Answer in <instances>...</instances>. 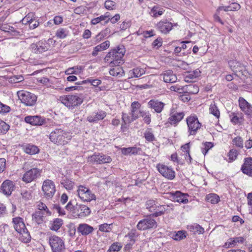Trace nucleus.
<instances>
[{
	"label": "nucleus",
	"instance_id": "nucleus-50",
	"mask_svg": "<svg viewBox=\"0 0 252 252\" xmlns=\"http://www.w3.org/2000/svg\"><path fill=\"white\" fill-rule=\"evenodd\" d=\"M37 208L40 211L44 210L47 214L51 215V214L46 205L43 202H40L37 205Z\"/></svg>",
	"mask_w": 252,
	"mask_h": 252
},
{
	"label": "nucleus",
	"instance_id": "nucleus-6",
	"mask_svg": "<svg viewBox=\"0 0 252 252\" xmlns=\"http://www.w3.org/2000/svg\"><path fill=\"white\" fill-rule=\"evenodd\" d=\"M18 95L21 102L26 106H33L37 101V96L29 92H18Z\"/></svg>",
	"mask_w": 252,
	"mask_h": 252
},
{
	"label": "nucleus",
	"instance_id": "nucleus-49",
	"mask_svg": "<svg viewBox=\"0 0 252 252\" xmlns=\"http://www.w3.org/2000/svg\"><path fill=\"white\" fill-rule=\"evenodd\" d=\"M122 247V246L120 243H115L110 247L108 251H110L111 252L112 251H120Z\"/></svg>",
	"mask_w": 252,
	"mask_h": 252
},
{
	"label": "nucleus",
	"instance_id": "nucleus-39",
	"mask_svg": "<svg viewBox=\"0 0 252 252\" xmlns=\"http://www.w3.org/2000/svg\"><path fill=\"white\" fill-rule=\"evenodd\" d=\"M9 129V126L0 119V133L5 134Z\"/></svg>",
	"mask_w": 252,
	"mask_h": 252
},
{
	"label": "nucleus",
	"instance_id": "nucleus-52",
	"mask_svg": "<svg viewBox=\"0 0 252 252\" xmlns=\"http://www.w3.org/2000/svg\"><path fill=\"white\" fill-rule=\"evenodd\" d=\"M21 194L25 200H27L31 198V193L26 189L22 190Z\"/></svg>",
	"mask_w": 252,
	"mask_h": 252
},
{
	"label": "nucleus",
	"instance_id": "nucleus-41",
	"mask_svg": "<svg viewBox=\"0 0 252 252\" xmlns=\"http://www.w3.org/2000/svg\"><path fill=\"white\" fill-rule=\"evenodd\" d=\"M233 144L239 148L243 147V140L240 136H237L232 141Z\"/></svg>",
	"mask_w": 252,
	"mask_h": 252
},
{
	"label": "nucleus",
	"instance_id": "nucleus-44",
	"mask_svg": "<svg viewBox=\"0 0 252 252\" xmlns=\"http://www.w3.org/2000/svg\"><path fill=\"white\" fill-rule=\"evenodd\" d=\"M238 156V152L236 149H232L229 151L228 154L229 159L230 161H232L236 159Z\"/></svg>",
	"mask_w": 252,
	"mask_h": 252
},
{
	"label": "nucleus",
	"instance_id": "nucleus-2",
	"mask_svg": "<svg viewBox=\"0 0 252 252\" xmlns=\"http://www.w3.org/2000/svg\"><path fill=\"white\" fill-rule=\"evenodd\" d=\"M71 136L68 132L61 129H56L50 134V140L58 145H64L68 143L71 139Z\"/></svg>",
	"mask_w": 252,
	"mask_h": 252
},
{
	"label": "nucleus",
	"instance_id": "nucleus-37",
	"mask_svg": "<svg viewBox=\"0 0 252 252\" xmlns=\"http://www.w3.org/2000/svg\"><path fill=\"white\" fill-rule=\"evenodd\" d=\"M157 205L155 201L149 200L146 202V206L150 212L153 213L155 212V208H157Z\"/></svg>",
	"mask_w": 252,
	"mask_h": 252
},
{
	"label": "nucleus",
	"instance_id": "nucleus-13",
	"mask_svg": "<svg viewBox=\"0 0 252 252\" xmlns=\"http://www.w3.org/2000/svg\"><path fill=\"white\" fill-rule=\"evenodd\" d=\"M157 168L158 172L164 177L169 180H172L175 178L174 171L168 166L159 163L157 164Z\"/></svg>",
	"mask_w": 252,
	"mask_h": 252
},
{
	"label": "nucleus",
	"instance_id": "nucleus-19",
	"mask_svg": "<svg viewBox=\"0 0 252 252\" xmlns=\"http://www.w3.org/2000/svg\"><path fill=\"white\" fill-rule=\"evenodd\" d=\"M243 173L250 177L252 176V158H245L244 162L241 167Z\"/></svg>",
	"mask_w": 252,
	"mask_h": 252
},
{
	"label": "nucleus",
	"instance_id": "nucleus-43",
	"mask_svg": "<svg viewBox=\"0 0 252 252\" xmlns=\"http://www.w3.org/2000/svg\"><path fill=\"white\" fill-rule=\"evenodd\" d=\"M209 110L210 111V113L214 115L217 118H219L220 116V111L218 110L217 106L214 104H211L210 106Z\"/></svg>",
	"mask_w": 252,
	"mask_h": 252
},
{
	"label": "nucleus",
	"instance_id": "nucleus-51",
	"mask_svg": "<svg viewBox=\"0 0 252 252\" xmlns=\"http://www.w3.org/2000/svg\"><path fill=\"white\" fill-rule=\"evenodd\" d=\"M239 106L242 110L250 104L244 98L241 97L239 98Z\"/></svg>",
	"mask_w": 252,
	"mask_h": 252
},
{
	"label": "nucleus",
	"instance_id": "nucleus-34",
	"mask_svg": "<svg viewBox=\"0 0 252 252\" xmlns=\"http://www.w3.org/2000/svg\"><path fill=\"white\" fill-rule=\"evenodd\" d=\"M206 200L212 204H216L220 201V197L216 194L210 193L206 196Z\"/></svg>",
	"mask_w": 252,
	"mask_h": 252
},
{
	"label": "nucleus",
	"instance_id": "nucleus-64",
	"mask_svg": "<svg viewBox=\"0 0 252 252\" xmlns=\"http://www.w3.org/2000/svg\"><path fill=\"white\" fill-rule=\"evenodd\" d=\"M6 160L4 158H0V173L2 172L5 168Z\"/></svg>",
	"mask_w": 252,
	"mask_h": 252
},
{
	"label": "nucleus",
	"instance_id": "nucleus-36",
	"mask_svg": "<svg viewBox=\"0 0 252 252\" xmlns=\"http://www.w3.org/2000/svg\"><path fill=\"white\" fill-rule=\"evenodd\" d=\"M25 152L28 154L34 155L38 153L39 149L36 146L29 144L26 147Z\"/></svg>",
	"mask_w": 252,
	"mask_h": 252
},
{
	"label": "nucleus",
	"instance_id": "nucleus-38",
	"mask_svg": "<svg viewBox=\"0 0 252 252\" xmlns=\"http://www.w3.org/2000/svg\"><path fill=\"white\" fill-rule=\"evenodd\" d=\"M163 12V8H160L158 6H154L151 10V13L153 14L154 17L161 15Z\"/></svg>",
	"mask_w": 252,
	"mask_h": 252
},
{
	"label": "nucleus",
	"instance_id": "nucleus-5",
	"mask_svg": "<svg viewBox=\"0 0 252 252\" xmlns=\"http://www.w3.org/2000/svg\"><path fill=\"white\" fill-rule=\"evenodd\" d=\"M49 244L52 252H63L65 249L64 241L56 235L50 237Z\"/></svg>",
	"mask_w": 252,
	"mask_h": 252
},
{
	"label": "nucleus",
	"instance_id": "nucleus-12",
	"mask_svg": "<svg viewBox=\"0 0 252 252\" xmlns=\"http://www.w3.org/2000/svg\"><path fill=\"white\" fill-rule=\"evenodd\" d=\"M185 114L183 112H177L175 108H172L170 110V116L168 118V123L174 126L177 124L184 118Z\"/></svg>",
	"mask_w": 252,
	"mask_h": 252
},
{
	"label": "nucleus",
	"instance_id": "nucleus-47",
	"mask_svg": "<svg viewBox=\"0 0 252 252\" xmlns=\"http://www.w3.org/2000/svg\"><path fill=\"white\" fill-rule=\"evenodd\" d=\"M89 83L91 85L96 87L101 83V80H84L82 81V84Z\"/></svg>",
	"mask_w": 252,
	"mask_h": 252
},
{
	"label": "nucleus",
	"instance_id": "nucleus-17",
	"mask_svg": "<svg viewBox=\"0 0 252 252\" xmlns=\"http://www.w3.org/2000/svg\"><path fill=\"white\" fill-rule=\"evenodd\" d=\"M49 44L45 40H41L35 44H32L31 47L35 53H41L48 50Z\"/></svg>",
	"mask_w": 252,
	"mask_h": 252
},
{
	"label": "nucleus",
	"instance_id": "nucleus-46",
	"mask_svg": "<svg viewBox=\"0 0 252 252\" xmlns=\"http://www.w3.org/2000/svg\"><path fill=\"white\" fill-rule=\"evenodd\" d=\"M137 236L138 233L136 230H131L128 234L126 236V237L128 238L129 241H132V240L135 241V238Z\"/></svg>",
	"mask_w": 252,
	"mask_h": 252
},
{
	"label": "nucleus",
	"instance_id": "nucleus-53",
	"mask_svg": "<svg viewBox=\"0 0 252 252\" xmlns=\"http://www.w3.org/2000/svg\"><path fill=\"white\" fill-rule=\"evenodd\" d=\"M144 137L146 140L149 142L153 141L155 140V137L153 133L149 131L145 132Z\"/></svg>",
	"mask_w": 252,
	"mask_h": 252
},
{
	"label": "nucleus",
	"instance_id": "nucleus-26",
	"mask_svg": "<svg viewBox=\"0 0 252 252\" xmlns=\"http://www.w3.org/2000/svg\"><path fill=\"white\" fill-rule=\"evenodd\" d=\"M32 220L40 224L44 221V213L40 211H36L32 215Z\"/></svg>",
	"mask_w": 252,
	"mask_h": 252
},
{
	"label": "nucleus",
	"instance_id": "nucleus-40",
	"mask_svg": "<svg viewBox=\"0 0 252 252\" xmlns=\"http://www.w3.org/2000/svg\"><path fill=\"white\" fill-rule=\"evenodd\" d=\"M185 231H179L173 236V239L176 241H180L186 237Z\"/></svg>",
	"mask_w": 252,
	"mask_h": 252
},
{
	"label": "nucleus",
	"instance_id": "nucleus-15",
	"mask_svg": "<svg viewBox=\"0 0 252 252\" xmlns=\"http://www.w3.org/2000/svg\"><path fill=\"white\" fill-rule=\"evenodd\" d=\"M173 24L166 19L160 21L157 24V29L162 33L167 34L172 29Z\"/></svg>",
	"mask_w": 252,
	"mask_h": 252
},
{
	"label": "nucleus",
	"instance_id": "nucleus-42",
	"mask_svg": "<svg viewBox=\"0 0 252 252\" xmlns=\"http://www.w3.org/2000/svg\"><path fill=\"white\" fill-rule=\"evenodd\" d=\"M140 116L143 118V121L147 124H149L151 123V115L149 113H147L143 111H139Z\"/></svg>",
	"mask_w": 252,
	"mask_h": 252
},
{
	"label": "nucleus",
	"instance_id": "nucleus-18",
	"mask_svg": "<svg viewBox=\"0 0 252 252\" xmlns=\"http://www.w3.org/2000/svg\"><path fill=\"white\" fill-rule=\"evenodd\" d=\"M106 115L107 113L104 111L98 110L96 112H94L92 115L88 116L87 120L90 123H96L103 120Z\"/></svg>",
	"mask_w": 252,
	"mask_h": 252
},
{
	"label": "nucleus",
	"instance_id": "nucleus-60",
	"mask_svg": "<svg viewBox=\"0 0 252 252\" xmlns=\"http://www.w3.org/2000/svg\"><path fill=\"white\" fill-rule=\"evenodd\" d=\"M29 27L31 29H34L37 28L39 24L38 21H34L32 18L28 21Z\"/></svg>",
	"mask_w": 252,
	"mask_h": 252
},
{
	"label": "nucleus",
	"instance_id": "nucleus-9",
	"mask_svg": "<svg viewBox=\"0 0 252 252\" xmlns=\"http://www.w3.org/2000/svg\"><path fill=\"white\" fill-rule=\"evenodd\" d=\"M88 161L93 164H104L111 162L112 159L108 156L99 154L89 157Z\"/></svg>",
	"mask_w": 252,
	"mask_h": 252
},
{
	"label": "nucleus",
	"instance_id": "nucleus-8",
	"mask_svg": "<svg viewBox=\"0 0 252 252\" xmlns=\"http://www.w3.org/2000/svg\"><path fill=\"white\" fill-rule=\"evenodd\" d=\"M150 216L140 220L137 224V228L140 230H145L147 229H155L158 226L156 221Z\"/></svg>",
	"mask_w": 252,
	"mask_h": 252
},
{
	"label": "nucleus",
	"instance_id": "nucleus-1",
	"mask_svg": "<svg viewBox=\"0 0 252 252\" xmlns=\"http://www.w3.org/2000/svg\"><path fill=\"white\" fill-rule=\"evenodd\" d=\"M126 52L124 46H119L112 49L104 58L105 62L108 63L110 66H118L124 63L123 57Z\"/></svg>",
	"mask_w": 252,
	"mask_h": 252
},
{
	"label": "nucleus",
	"instance_id": "nucleus-27",
	"mask_svg": "<svg viewBox=\"0 0 252 252\" xmlns=\"http://www.w3.org/2000/svg\"><path fill=\"white\" fill-rule=\"evenodd\" d=\"M140 107L141 104L138 101H134L131 103L130 114L132 115V117H133V119H137L138 118V115L137 113Z\"/></svg>",
	"mask_w": 252,
	"mask_h": 252
},
{
	"label": "nucleus",
	"instance_id": "nucleus-28",
	"mask_svg": "<svg viewBox=\"0 0 252 252\" xmlns=\"http://www.w3.org/2000/svg\"><path fill=\"white\" fill-rule=\"evenodd\" d=\"M168 206L158 205H157V208H155V211L150 216L153 217H157L163 215L165 211L167 209Z\"/></svg>",
	"mask_w": 252,
	"mask_h": 252
},
{
	"label": "nucleus",
	"instance_id": "nucleus-55",
	"mask_svg": "<svg viewBox=\"0 0 252 252\" xmlns=\"http://www.w3.org/2000/svg\"><path fill=\"white\" fill-rule=\"evenodd\" d=\"M56 35L59 38H64L66 36L67 34L64 29H60L57 31Z\"/></svg>",
	"mask_w": 252,
	"mask_h": 252
},
{
	"label": "nucleus",
	"instance_id": "nucleus-23",
	"mask_svg": "<svg viewBox=\"0 0 252 252\" xmlns=\"http://www.w3.org/2000/svg\"><path fill=\"white\" fill-rule=\"evenodd\" d=\"M148 105L151 108L154 109L157 113H159L162 111L164 104L158 100L152 99L148 102Z\"/></svg>",
	"mask_w": 252,
	"mask_h": 252
},
{
	"label": "nucleus",
	"instance_id": "nucleus-24",
	"mask_svg": "<svg viewBox=\"0 0 252 252\" xmlns=\"http://www.w3.org/2000/svg\"><path fill=\"white\" fill-rule=\"evenodd\" d=\"M228 64L232 70L235 73V75L240 77V75L236 73L242 70L243 66L241 63L236 60H231L228 62Z\"/></svg>",
	"mask_w": 252,
	"mask_h": 252
},
{
	"label": "nucleus",
	"instance_id": "nucleus-21",
	"mask_svg": "<svg viewBox=\"0 0 252 252\" xmlns=\"http://www.w3.org/2000/svg\"><path fill=\"white\" fill-rule=\"evenodd\" d=\"M14 185L13 182L10 180H5L1 186L2 192L5 195H9L14 189Z\"/></svg>",
	"mask_w": 252,
	"mask_h": 252
},
{
	"label": "nucleus",
	"instance_id": "nucleus-3",
	"mask_svg": "<svg viewBox=\"0 0 252 252\" xmlns=\"http://www.w3.org/2000/svg\"><path fill=\"white\" fill-rule=\"evenodd\" d=\"M12 222L14 224L15 230L21 235L19 239L24 243L29 242L31 237L25 226L23 219L20 217H16L12 219Z\"/></svg>",
	"mask_w": 252,
	"mask_h": 252
},
{
	"label": "nucleus",
	"instance_id": "nucleus-25",
	"mask_svg": "<svg viewBox=\"0 0 252 252\" xmlns=\"http://www.w3.org/2000/svg\"><path fill=\"white\" fill-rule=\"evenodd\" d=\"M173 199L175 201L186 204L188 202V199L187 198L186 194L182 193L181 191H177L173 193Z\"/></svg>",
	"mask_w": 252,
	"mask_h": 252
},
{
	"label": "nucleus",
	"instance_id": "nucleus-33",
	"mask_svg": "<svg viewBox=\"0 0 252 252\" xmlns=\"http://www.w3.org/2000/svg\"><path fill=\"white\" fill-rule=\"evenodd\" d=\"M188 92L191 94H196L199 91L198 87L192 84H189L188 85L184 86V91Z\"/></svg>",
	"mask_w": 252,
	"mask_h": 252
},
{
	"label": "nucleus",
	"instance_id": "nucleus-20",
	"mask_svg": "<svg viewBox=\"0 0 252 252\" xmlns=\"http://www.w3.org/2000/svg\"><path fill=\"white\" fill-rule=\"evenodd\" d=\"M25 121L34 126H40L43 124L45 120L40 116H26Z\"/></svg>",
	"mask_w": 252,
	"mask_h": 252
},
{
	"label": "nucleus",
	"instance_id": "nucleus-4",
	"mask_svg": "<svg viewBox=\"0 0 252 252\" xmlns=\"http://www.w3.org/2000/svg\"><path fill=\"white\" fill-rule=\"evenodd\" d=\"M61 102L68 107H73L81 104L83 98L81 95H67L61 98Z\"/></svg>",
	"mask_w": 252,
	"mask_h": 252
},
{
	"label": "nucleus",
	"instance_id": "nucleus-54",
	"mask_svg": "<svg viewBox=\"0 0 252 252\" xmlns=\"http://www.w3.org/2000/svg\"><path fill=\"white\" fill-rule=\"evenodd\" d=\"M116 3L110 0H106L104 3L105 7L108 10H112L115 5Z\"/></svg>",
	"mask_w": 252,
	"mask_h": 252
},
{
	"label": "nucleus",
	"instance_id": "nucleus-61",
	"mask_svg": "<svg viewBox=\"0 0 252 252\" xmlns=\"http://www.w3.org/2000/svg\"><path fill=\"white\" fill-rule=\"evenodd\" d=\"M106 17V16H102V15L98 17L95 18H94L92 20L91 23L93 25H96L99 23L100 22L105 20V18Z\"/></svg>",
	"mask_w": 252,
	"mask_h": 252
},
{
	"label": "nucleus",
	"instance_id": "nucleus-58",
	"mask_svg": "<svg viewBox=\"0 0 252 252\" xmlns=\"http://www.w3.org/2000/svg\"><path fill=\"white\" fill-rule=\"evenodd\" d=\"M162 43V39L161 38H158L155 40L152 43V45L154 47L157 48V49L161 46Z\"/></svg>",
	"mask_w": 252,
	"mask_h": 252
},
{
	"label": "nucleus",
	"instance_id": "nucleus-22",
	"mask_svg": "<svg viewBox=\"0 0 252 252\" xmlns=\"http://www.w3.org/2000/svg\"><path fill=\"white\" fill-rule=\"evenodd\" d=\"M94 229L93 227L87 223H81L77 228V231L82 235L87 236L92 233Z\"/></svg>",
	"mask_w": 252,
	"mask_h": 252
},
{
	"label": "nucleus",
	"instance_id": "nucleus-45",
	"mask_svg": "<svg viewBox=\"0 0 252 252\" xmlns=\"http://www.w3.org/2000/svg\"><path fill=\"white\" fill-rule=\"evenodd\" d=\"M135 120V119H133V117H132V115L129 116L126 113H123L122 120L125 124L131 123Z\"/></svg>",
	"mask_w": 252,
	"mask_h": 252
},
{
	"label": "nucleus",
	"instance_id": "nucleus-14",
	"mask_svg": "<svg viewBox=\"0 0 252 252\" xmlns=\"http://www.w3.org/2000/svg\"><path fill=\"white\" fill-rule=\"evenodd\" d=\"M40 170L34 168L27 171L23 175V181L26 183H30L40 176Z\"/></svg>",
	"mask_w": 252,
	"mask_h": 252
},
{
	"label": "nucleus",
	"instance_id": "nucleus-48",
	"mask_svg": "<svg viewBox=\"0 0 252 252\" xmlns=\"http://www.w3.org/2000/svg\"><path fill=\"white\" fill-rule=\"evenodd\" d=\"M81 69V67H80L79 69L78 67L76 68L75 67H73L72 68H69L65 71V73H66V74H67V75L73 74H77L78 73L80 72Z\"/></svg>",
	"mask_w": 252,
	"mask_h": 252
},
{
	"label": "nucleus",
	"instance_id": "nucleus-16",
	"mask_svg": "<svg viewBox=\"0 0 252 252\" xmlns=\"http://www.w3.org/2000/svg\"><path fill=\"white\" fill-rule=\"evenodd\" d=\"M91 213L90 208L85 205H79L76 204L75 205L73 214L78 217H84L89 215Z\"/></svg>",
	"mask_w": 252,
	"mask_h": 252
},
{
	"label": "nucleus",
	"instance_id": "nucleus-32",
	"mask_svg": "<svg viewBox=\"0 0 252 252\" xmlns=\"http://www.w3.org/2000/svg\"><path fill=\"white\" fill-rule=\"evenodd\" d=\"M63 224V220L61 219L57 218L55 219L50 227V229L54 231H58Z\"/></svg>",
	"mask_w": 252,
	"mask_h": 252
},
{
	"label": "nucleus",
	"instance_id": "nucleus-56",
	"mask_svg": "<svg viewBox=\"0 0 252 252\" xmlns=\"http://www.w3.org/2000/svg\"><path fill=\"white\" fill-rule=\"evenodd\" d=\"M10 110L9 106L4 105L0 102V113L9 112Z\"/></svg>",
	"mask_w": 252,
	"mask_h": 252
},
{
	"label": "nucleus",
	"instance_id": "nucleus-59",
	"mask_svg": "<svg viewBox=\"0 0 252 252\" xmlns=\"http://www.w3.org/2000/svg\"><path fill=\"white\" fill-rule=\"evenodd\" d=\"M242 111L246 115L249 116L250 117H252V106L250 104L243 109Z\"/></svg>",
	"mask_w": 252,
	"mask_h": 252
},
{
	"label": "nucleus",
	"instance_id": "nucleus-57",
	"mask_svg": "<svg viewBox=\"0 0 252 252\" xmlns=\"http://www.w3.org/2000/svg\"><path fill=\"white\" fill-rule=\"evenodd\" d=\"M171 91L178 92L180 90L184 91V86H181L179 84H176V85H173L169 87Z\"/></svg>",
	"mask_w": 252,
	"mask_h": 252
},
{
	"label": "nucleus",
	"instance_id": "nucleus-7",
	"mask_svg": "<svg viewBox=\"0 0 252 252\" xmlns=\"http://www.w3.org/2000/svg\"><path fill=\"white\" fill-rule=\"evenodd\" d=\"M186 121L189 135H195L197 130L201 126V124L199 123L197 117L194 115L189 116L186 119Z\"/></svg>",
	"mask_w": 252,
	"mask_h": 252
},
{
	"label": "nucleus",
	"instance_id": "nucleus-63",
	"mask_svg": "<svg viewBox=\"0 0 252 252\" xmlns=\"http://www.w3.org/2000/svg\"><path fill=\"white\" fill-rule=\"evenodd\" d=\"M109 225L107 223L102 224L99 226V230L102 232H109Z\"/></svg>",
	"mask_w": 252,
	"mask_h": 252
},
{
	"label": "nucleus",
	"instance_id": "nucleus-35",
	"mask_svg": "<svg viewBox=\"0 0 252 252\" xmlns=\"http://www.w3.org/2000/svg\"><path fill=\"white\" fill-rule=\"evenodd\" d=\"M139 149L135 147L124 148L122 149V153L123 155H127L129 154L136 155Z\"/></svg>",
	"mask_w": 252,
	"mask_h": 252
},
{
	"label": "nucleus",
	"instance_id": "nucleus-62",
	"mask_svg": "<svg viewBox=\"0 0 252 252\" xmlns=\"http://www.w3.org/2000/svg\"><path fill=\"white\" fill-rule=\"evenodd\" d=\"M154 86L153 84H151L150 82H148V83L143 85H136V88H139L140 89H146L152 88Z\"/></svg>",
	"mask_w": 252,
	"mask_h": 252
},
{
	"label": "nucleus",
	"instance_id": "nucleus-11",
	"mask_svg": "<svg viewBox=\"0 0 252 252\" xmlns=\"http://www.w3.org/2000/svg\"><path fill=\"white\" fill-rule=\"evenodd\" d=\"M42 190L46 197L52 198L56 191L54 182L50 180L44 181L42 185Z\"/></svg>",
	"mask_w": 252,
	"mask_h": 252
},
{
	"label": "nucleus",
	"instance_id": "nucleus-29",
	"mask_svg": "<svg viewBox=\"0 0 252 252\" xmlns=\"http://www.w3.org/2000/svg\"><path fill=\"white\" fill-rule=\"evenodd\" d=\"M61 184L67 190L73 189L75 184L73 181L66 177L63 178Z\"/></svg>",
	"mask_w": 252,
	"mask_h": 252
},
{
	"label": "nucleus",
	"instance_id": "nucleus-30",
	"mask_svg": "<svg viewBox=\"0 0 252 252\" xmlns=\"http://www.w3.org/2000/svg\"><path fill=\"white\" fill-rule=\"evenodd\" d=\"M145 72L144 70L142 68H136L133 69L132 70H130L129 73L130 75V77H128V79H130L131 78L135 77L138 78L140 77Z\"/></svg>",
	"mask_w": 252,
	"mask_h": 252
},
{
	"label": "nucleus",
	"instance_id": "nucleus-10",
	"mask_svg": "<svg viewBox=\"0 0 252 252\" xmlns=\"http://www.w3.org/2000/svg\"><path fill=\"white\" fill-rule=\"evenodd\" d=\"M77 191L79 197L84 201H90L95 199V195L92 193L89 189L83 186H79Z\"/></svg>",
	"mask_w": 252,
	"mask_h": 252
},
{
	"label": "nucleus",
	"instance_id": "nucleus-31",
	"mask_svg": "<svg viewBox=\"0 0 252 252\" xmlns=\"http://www.w3.org/2000/svg\"><path fill=\"white\" fill-rule=\"evenodd\" d=\"M110 75L114 77H121L124 74V71L120 67H117L111 69L109 71Z\"/></svg>",
	"mask_w": 252,
	"mask_h": 252
}]
</instances>
